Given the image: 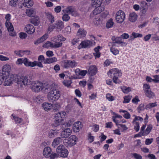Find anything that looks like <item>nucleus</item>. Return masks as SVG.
<instances>
[{
    "label": "nucleus",
    "mask_w": 159,
    "mask_h": 159,
    "mask_svg": "<svg viewBox=\"0 0 159 159\" xmlns=\"http://www.w3.org/2000/svg\"><path fill=\"white\" fill-rule=\"evenodd\" d=\"M61 94L59 89H57V87L51 88L50 91L48 94V100L51 102L57 100L60 98Z\"/></svg>",
    "instance_id": "obj_1"
},
{
    "label": "nucleus",
    "mask_w": 159,
    "mask_h": 159,
    "mask_svg": "<svg viewBox=\"0 0 159 159\" xmlns=\"http://www.w3.org/2000/svg\"><path fill=\"white\" fill-rule=\"evenodd\" d=\"M31 85V89L34 92H38L42 90H46L47 89L46 87L45 84L38 81L32 82Z\"/></svg>",
    "instance_id": "obj_2"
},
{
    "label": "nucleus",
    "mask_w": 159,
    "mask_h": 159,
    "mask_svg": "<svg viewBox=\"0 0 159 159\" xmlns=\"http://www.w3.org/2000/svg\"><path fill=\"white\" fill-rule=\"evenodd\" d=\"M66 113L64 111L59 112L56 114L55 116V119L53 125L55 127H57L60 124L61 122L63 120Z\"/></svg>",
    "instance_id": "obj_3"
},
{
    "label": "nucleus",
    "mask_w": 159,
    "mask_h": 159,
    "mask_svg": "<svg viewBox=\"0 0 159 159\" xmlns=\"http://www.w3.org/2000/svg\"><path fill=\"white\" fill-rule=\"evenodd\" d=\"M57 153L60 154V156L63 157H67L68 152V150L64 148V146L62 145H60L59 146L56 150Z\"/></svg>",
    "instance_id": "obj_4"
},
{
    "label": "nucleus",
    "mask_w": 159,
    "mask_h": 159,
    "mask_svg": "<svg viewBox=\"0 0 159 159\" xmlns=\"http://www.w3.org/2000/svg\"><path fill=\"white\" fill-rule=\"evenodd\" d=\"M62 44V42H55L53 43L50 41H47L43 45V47L44 48L51 47L52 48H56L61 47Z\"/></svg>",
    "instance_id": "obj_5"
},
{
    "label": "nucleus",
    "mask_w": 159,
    "mask_h": 159,
    "mask_svg": "<svg viewBox=\"0 0 159 159\" xmlns=\"http://www.w3.org/2000/svg\"><path fill=\"white\" fill-rule=\"evenodd\" d=\"M116 20L118 23H121L123 22L125 18V14L123 11H119L116 13Z\"/></svg>",
    "instance_id": "obj_6"
},
{
    "label": "nucleus",
    "mask_w": 159,
    "mask_h": 159,
    "mask_svg": "<svg viewBox=\"0 0 159 159\" xmlns=\"http://www.w3.org/2000/svg\"><path fill=\"white\" fill-rule=\"evenodd\" d=\"M18 84H21L25 85H29L30 83V80L28 79V77L26 76H21L18 78L17 80Z\"/></svg>",
    "instance_id": "obj_7"
},
{
    "label": "nucleus",
    "mask_w": 159,
    "mask_h": 159,
    "mask_svg": "<svg viewBox=\"0 0 159 159\" xmlns=\"http://www.w3.org/2000/svg\"><path fill=\"white\" fill-rule=\"evenodd\" d=\"M15 75L13 74L9 75V76H7L4 78L5 81L4 85L5 86H9L11 85L15 80Z\"/></svg>",
    "instance_id": "obj_8"
},
{
    "label": "nucleus",
    "mask_w": 159,
    "mask_h": 159,
    "mask_svg": "<svg viewBox=\"0 0 159 159\" xmlns=\"http://www.w3.org/2000/svg\"><path fill=\"white\" fill-rule=\"evenodd\" d=\"M93 46V43L90 40H86L82 41L78 46V49L90 48Z\"/></svg>",
    "instance_id": "obj_9"
},
{
    "label": "nucleus",
    "mask_w": 159,
    "mask_h": 159,
    "mask_svg": "<svg viewBox=\"0 0 159 159\" xmlns=\"http://www.w3.org/2000/svg\"><path fill=\"white\" fill-rule=\"evenodd\" d=\"M110 74L111 75H109L110 77H112L113 76H120L122 75V73L120 70H119L116 68L110 70L108 72L107 74L109 75Z\"/></svg>",
    "instance_id": "obj_10"
},
{
    "label": "nucleus",
    "mask_w": 159,
    "mask_h": 159,
    "mask_svg": "<svg viewBox=\"0 0 159 159\" xmlns=\"http://www.w3.org/2000/svg\"><path fill=\"white\" fill-rule=\"evenodd\" d=\"M11 70V66L9 65L6 64L3 66L2 72L0 74L5 77L7 76H9V75L11 74L10 73Z\"/></svg>",
    "instance_id": "obj_11"
},
{
    "label": "nucleus",
    "mask_w": 159,
    "mask_h": 159,
    "mask_svg": "<svg viewBox=\"0 0 159 159\" xmlns=\"http://www.w3.org/2000/svg\"><path fill=\"white\" fill-rule=\"evenodd\" d=\"M64 129L61 133V138H68L71 134L72 130L69 128H64Z\"/></svg>",
    "instance_id": "obj_12"
},
{
    "label": "nucleus",
    "mask_w": 159,
    "mask_h": 159,
    "mask_svg": "<svg viewBox=\"0 0 159 159\" xmlns=\"http://www.w3.org/2000/svg\"><path fill=\"white\" fill-rule=\"evenodd\" d=\"M56 31H60L64 27V23L61 20L57 21L54 25Z\"/></svg>",
    "instance_id": "obj_13"
},
{
    "label": "nucleus",
    "mask_w": 159,
    "mask_h": 159,
    "mask_svg": "<svg viewBox=\"0 0 159 159\" xmlns=\"http://www.w3.org/2000/svg\"><path fill=\"white\" fill-rule=\"evenodd\" d=\"M52 40L54 42H61V41H64L66 39L63 37L61 34H58L57 36H55L51 38Z\"/></svg>",
    "instance_id": "obj_14"
},
{
    "label": "nucleus",
    "mask_w": 159,
    "mask_h": 159,
    "mask_svg": "<svg viewBox=\"0 0 159 159\" xmlns=\"http://www.w3.org/2000/svg\"><path fill=\"white\" fill-rule=\"evenodd\" d=\"M112 39L113 41L112 46H116L115 44H121L122 46L123 45V44H125V43L122 41V39L120 37H117L115 38L112 37Z\"/></svg>",
    "instance_id": "obj_15"
},
{
    "label": "nucleus",
    "mask_w": 159,
    "mask_h": 159,
    "mask_svg": "<svg viewBox=\"0 0 159 159\" xmlns=\"http://www.w3.org/2000/svg\"><path fill=\"white\" fill-rule=\"evenodd\" d=\"M25 28L26 32L29 34H32L34 32V28L32 25H27L25 27Z\"/></svg>",
    "instance_id": "obj_16"
},
{
    "label": "nucleus",
    "mask_w": 159,
    "mask_h": 159,
    "mask_svg": "<svg viewBox=\"0 0 159 159\" xmlns=\"http://www.w3.org/2000/svg\"><path fill=\"white\" fill-rule=\"evenodd\" d=\"M33 5V2L32 0H24V3H22L21 6L20 8L23 7L29 8L32 7Z\"/></svg>",
    "instance_id": "obj_17"
},
{
    "label": "nucleus",
    "mask_w": 159,
    "mask_h": 159,
    "mask_svg": "<svg viewBox=\"0 0 159 159\" xmlns=\"http://www.w3.org/2000/svg\"><path fill=\"white\" fill-rule=\"evenodd\" d=\"M30 52L28 50H15L14 51V54L17 56L19 57H22L25 54H28Z\"/></svg>",
    "instance_id": "obj_18"
},
{
    "label": "nucleus",
    "mask_w": 159,
    "mask_h": 159,
    "mask_svg": "<svg viewBox=\"0 0 159 159\" xmlns=\"http://www.w3.org/2000/svg\"><path fill=\"white\" fill-rule=\"evenodd\" d=\"M52 152L51 148L50 147H45L43 152V155L45 157H48Z\"/></svg>",
    "instance_id": "obj_19"
},
{
    "label": "nucleus",
    "mask_w": 159,
    "mask_h": 159,
    "mask_svg": "<svg viewBox=\"0 0 159 159\" xmlns=\"http://www.w3.org/2000/svg\"><path fill=\"white\" fill-rule=\"evenodd\" d=\"M87 32L85 30L83 29H79L77 33V36L80 38L84 37L86 35Z\"/></svg>",
    "instance_id": "obj_20"
},
{
    "label": "nucleus",
    "mask_w": 159,
    "mask_h": 159,
    "mask_svg": "<svg viewBox=\"0 0 159 159\" xmlns=\"http://www.w3.org/2000/svg\"><path fill=\"white\" fill-rule=\"evenodd\" d=\"M88 72L90 75H94L97 73V68L94 66H90L88 69Z\"/></svg>",
    "instance_id": "obj_21"
},
{
    "label": "nucleus",
    "mask_w": 159,
    "mask_h": 159,
    "mask_svg": "<svg viewBox=\"0 0 159 159\" xmlns=\"http://www.w3.org/2000/svg\"><path fill=\"white\" fill-rule=\"evenodd\" d=\"M81 123L80 121H78L75 123L73 124V129L76 132H78L80 129L82 127Z\"/></svg>",
    "instance_id": "obj_22"
},
{
    "label": "nucleus",
    "mask_w": 159,
    "mask_h": 159,
    "mask_svg": "<svg viewBox=\"0 0 159 159\" xmlns=\"http://www.w3.org/2000/svg\"><path fill=\"white\" fill-rule=\"evenodd\" d=\"M138 16L134 12H132L130 14L129 16V20L131 22H134L137 20Z\"/></svg>",
    "instance_id": "obj_23"
},
{
    "label": "nucleus",
    "mask_w": 159,
    "mask_h": 159,
    "mask_svg": "<svg viewBox=\"0 0 159 159\" xmlns=\"http://www.w3.org/2000/svg\"><path fill=\"white\" fill-rule=\"evenodd\" d=\"M30 22L34 25H38L40 23V20L39 17L36 16L31 18Z\"/></svg>",
    "instance_id": "obj_24"
},
{
    "label": "nucleus",
    "mask_w": 159,
    "mask_h": 159,
    "mask_svg": "<svg viewBox=\"0 0 159 159\" xmlns=\"http://www.w3.org/2000/svg\"><path fill=\"white\" fill-rule=\"evenodd\" d=\"M57 61V58L54 57L52 58H48L45 59L44 61V64H50Z\"/></svg>",
    "instance_id": "obj_25"
},
{
    "label": "nucleus",
    "mask_w": 159,
    "mask_h": 159,
    "mask_svg": "<svg viewBox=\"0 0 159 159\" xmlns=\"http://www.w3.org/2000/svg\"><path fill=\"white\" fill-rule=\"evenodd\" d=\"M48 37V34H45L42 37L38 39L36 41L34 42V44H36L37 43H42L47 39Z\"/></svg>",
    "instance_id": "obj_26"
},
{
    "label": "nucleus",
    "mask_w": 159,
    "mask_h": 159,
    "mask_svg": "<svg viewBox=\"0 0 159 159\" xmlns=\"http://www.w3.org/2000/svg\"><path fill=\"white\" fill-rule=\"evenodd\" d=\"M102 2V0H94L92 2V6L94 7H101L100 6Z\"/></svg>",
    "instance_id": "obj_27"
},
{
    "label": "nucleus",
    "mask_w": 159,
    "mask_h": 159,
    "mask_svg": "<svg viewBox=\"0 0 159 159\" xmlns=\"http://www.w3.org/2000/svg\"><path fill=\"white\" fill-rule=\"evenodd\" d=\"M62 66L66 69L70 68V60H65L61 62Z\"/></svg>",
    "instance_id": "obj_28"
},
{
    "label": "nucleus",
    "mask_w": 159,
    "mask_h": 159,
    "mask_svg": "<svg viewBox=\"0 0 159 159\" xmlns=\"http://www.w3.org/2000/svg\"><path fill=\"white\" fill-rule=\"evenodd\" d=\"M42 107L44 109H51L53 106L51 103L45 102L42 104Z\"/></svg>",
    "instance_id": "obj_29"
},
{
    "label": "nucleus",
    "mask_w": 159,
    "mask_h": 159,
    "mask_svg": "<svg viewBox=\"0 0 159 159\" xmlns=\"http://www.w3.org/2000/svg\"><path fill=\"white\" fill-rule=\"evenodd\" d=\"M69 139L68 141L69 143H72L73 145H74L76 143L77 137L76 136L72 135L69 138Z\"/></svg>",
    "instance_id": "obj_30"
},
{
    "label": "nucleus",
    "mask_w": 159,
    "mask_h": 159,
    "mask_svg": "<svg viewBox=\"0 0 159 159\" xmlns=\"http://www.w3.org/2000/svg\"><path fill=\"white\" fill-rule=\"evenodd\" d=\"M146 96L150 98H152L155 96V94L150 90L148 91H146L144 92Z\"/></svg>",
    "instance_id": "obj_31"
},
{
    "label": "nucleus",
    "mask_w": 159,
    "mask_h": 159,
    "mask_svg": "<svg viewBox=\"0 0 159 159\" xmlns=\"http://www.w3.org/2000/svg\"><path fill=\"white\" fill-rule=\"evenodd\" d=\"M61 138L58 137L55 139L53 142L52 145L55 147L61 141Z\"/></svg>",
    "instance_id": "obj_32"
},
{
    "label": "nucleus",
    "mask_w": 159,
    "mask_h": 159,
    "mask_svg": "<svg viewBox=\"0 0 159 159\" xmlns=\"http://www.w3.org/2000/svg\"><path fill=\"white\" fill-rule=\"evenodd\" d=\"M152 128V126L151 125H149L148 126V127L145 130V132H143L142 133V135H148V134Z\"/></svg>",
    "instance_id": "obj_33"
},
{
    "label": "nucleus",
    "mask_w": 159,
    "mask_h": 159,
    "mask_svg": "<svg viewBox=\"0 0 159 159\" xmlns=\"http://www.w3.org/2000/svg\"><path fill=\"white\" fill-rule=\"evenodd\" d=\"M26 13L29 16L33 17L34 15V11L32 8L26 9Z\"/></svg>",
    "instance_id": "obj_34"
},
{
    "label": "nucleus",
    "mask_w": 159,
    "mask_h": 159,
    "mask_svg": "<svg viewBox=\"0 0 159 159\" xmlns=\"http://www.w3.org/2000/svg\"><path fill=\"white\" fill-rule=\"evenodd\" d=\"M57 130L52 129L49 131L48 136L49 138H52L54 137L55 135H57Z\"/></svg>",
    "instance_id": "obj_35"
},
{
    "label": "nucleus",
    "mask_w": 159,
    "mask_h": 159,
    "mask_svg": "<svg viewBox=\"0 0 159 159\" xmlns=\"http://www.w3.org/2000/svg\"><path fill=\"white\" fill-rule=\"evenodd\" d=\"M6 26L7 28L8 31L10 32H13L14 30V28L11 23L6 22Z\"/></svg>",
    "instance_id": "obj_36"
},
{
    "label": "nucleus",
    "mask_w": 159,
    "mask_h": 159,
    "mask_svg": "<svg viewBox=\"0 0 159 159\" xmlns=\"http://www.w3.org/2000/svg\"><path fill=\"white\" fill-rule=\"evenodd\" d=\"M46 14L47 18L51 23H52L54 21V17L51 14L47 12Z\"/></svg>",
    "instance_id": "obj_37"
},
{
    "label": "nucleus",
    "mask_w": 159,
    "mask_h": 159,
    "mask_svg": "<svg viewBox=\"0 0 159 159\" xmlns=\"http://www.w3.org/2000/svg\"><path fill=\"white\" fill-rule=\"evenodd\" d=\"M111 52L115 55H116L119 53V51L113 46L110 48Z\"/></svg>",
    "instance_id": "obj_38"
},
{
    "label": "nucleus",
    "mask_w": 159,
    "mask_h": 159,
    "mask_svg": "<svg viewBox=\"0 0 159 159\" xmlns=\"http://www.w3.org/2000/svg\"><path fill=\"white\" fill-rule=\"evenodd\" d=\"M120 112H123L125 113L123 115V116L126 119L130 118V114L126 111L123 110H120L119 111Z\"/></svg>",
    "instance_id": "obj_39"
},
{
    "label": "nucleus",
    "mask_w": 159,
    "mask_h": 159,
    "mask_svg": "<svg viewBox=\"0 0 159 159\" xmlns=\"http://www.w3.org/2000/svg\"><path fill=\"white\" fill-rule=\"evenodd\" d=\"M121 89L123 93H127L131 91V88L130 87H127L126 86H123L121 87Z\"/></svg>",
    "instance_id": "obj_40"
},
{
    "label": "nucleus",
    "mask_w": 159,
    "mask_h": 159,
    "mask_svg": "<svg viewBox=\"0 0 159 159\" xmlns=\"http://www.w3.org/2000/svg\"><path fill=\"white\" fill-rule=\"evenodd\" d=\"M101 8V7H96L93 11V14L95 15L100 13L102 11Z\"/></svg>",
    "instance_id": "obj_41"
},
{
    "label": "nucleus",
    "mask_w": 159,
    "mask_h": 159,
    "mask_svg": "<svg viewBox=\"0 0 159 159\" xmlns=\"http://www.w3.org/2000/svg\"><path fill=\"white\" fill-rule=\"evenodd\" d=\"M113 24L114 23L112 21V19H111L107 23L106 27L108 28H111L112 27Z\"/></svg>",
    "instance_id": "obj_42"
},
{
    "label": "nucleus",
    "mask_w": 159,
    "mask_h": 159,
    "mask_svg": "<svg viewBox=\"0 0 159 159\" xmlns=\"http://www.w3.org/2000/svg\"><path fill=\"white\" fill-rule=\"evenodd\" d=\"M70 68H74L77 66L78 63L75 61H71L70 60Z\"/></svg>",
    "instance_id": "obj_43"
},
{
    "label": "nucleus",
    "mask_w": 159,
    "mask_h": 159,
    "mask_svg": "<svg viewBox=\"0 0 159 159\" xmlns=\"http://www.w3.org/2000/svg\"><path fill=\"white\" fill-rule=\"evenodd\" d=\"M157 106L156 103V102L154 103H149L146 106V108H149L150 109L152 107H156Z\"/></svg>",
    "instance_id": "obj_44"
},
{
    "label": "nucleus",
    "mask_w": 159,
    "mask_h": 159,
    "mask_svg": "<svg viewBox=\"0 0 159 159\" xmlns=\"http://www.w3.org/2000/svg\"><path fill=\"white\" fill-rule=\"evenodd\" d=\"M35 102L38 103H40L43 101V99L42 97L40 96H37L35 97L34 98Z\"/></svg>",
    "instance_id": "obj_45"
},
{
    "label": "nucleus",
    "mask_w": 159,
    "mask_h": 159,
    "mask_svg": "<svg viewBox=\"0 0 159 159\" xmlns=\"http://www.w3.org/2000/svg\"><path fill=\"white\" fill-rule=\"evenodd\" d=\"M70 19V16L66 14H64L62 17V19L63 21H67L69 20Z\"/></svg>",
    "instance_id": "obj_46"
},
{
    "label": "nucleus",
    "mask_w": 159,
    "mask_h": 159,
    "mask_svg": "<svg viewBox=\"0 0 159 159\" xmlns=\"http://www.w3.org/2000/svg\"><path fill=\"white\" fill-rule=\"evenodd\" d=\"M119 76H113V80L114 83L116 84H120L121 83V81L118 78Z\"/></svg>",
    "instance_id": "obj_47"
},
{
    "label": "nucleus",
    "mask_w": 159,
    "mask_h": 159,
    "mask_svg": "<svg viewBox=\"0 0 159 159\" xmlns=\"http://www.w3.org/2000/svg\"><path fill=\"white\" fill-rule=\"evenodd\" d=\"M131 97L130 96H125L124 97L123 103H127L129 102L131 99Z\"/></svg>",
    "instance_id": "obj_48"
},
{
    "label": "nucleus",
    "mask_w": 159,
    "mask_h": 159,
    "mask_svg": "<svg viewBox=\"0 0 159 159\" xmlns=\"http://www.w3.org/2000/svg\"><path fill=\"white\" fill-rule=\"evenodd\" d=\"M94 24L98 26L101 23V21L98 18H95L93 20Z\"/></svg>",
    "instance_id": "obj_49"
},
{
    "label": "nucleus",
    "mask_w": 159,
    "mask_h": 159,
    "mask_svg": "<svg viewBox=\"0 0 159 159\" xmlns=\"http://www.w3.org/2000/svg\"><path fill=\"white\" fill-rule=\"evenodd\" d=\"M106 98L109 101H113L115 99L114 97L109 93H108L106 95Z\"/></svg>",
    "instance_id": "obj_50"
},
{
    "label": "nucleus",
    "mask_w": 159,
    "mask_h": 159,
    "mask_svg": "<svg viewBox=\"0 0 159 159\" xmlns=\"http://www.w3.org/2000/svg\"><path fill=\"white\" fill-rule=\"evenodd\" d=\"M18 2V0H11L10 2L9 5L11 6L15 7L16 6Z\"/></svg>",
    "instance_id": "obj_51"
},
{
    "label": "nucleus",
    "mask_w": 159,
    "mask_h": 159,
    "mask_svg": "<svg viewBox=\"0 0 159 159\" xmlns=\"http://www.w3.org/2000/svg\"><path fill=\"white\" fill-rule=\"evenodd\" d=\"M59 154H57L55 153H52V154H50L49 157H50V159H54L55 158L58 157Z\"/></svg>",
    "instance_id": "obj_52"
},
{
    "label": "nucleus",
    "mask_w": 159,
    "mask_h": 159,
    "mask_svg": "<svg viewBox=\"0 0 159 159\" xmlns=\"http://www.w3.org/2000/svg\"><path fill=\"white\" fill-rule=\"evenodd\" d=\"M12 116L13 117V118L15 121L17 123H20L22 121L21 118H19L18 117H16L14 114H12Z\"/></svg>",
    "instance_id": "obj_53"
},
{
    "label": "nucleus",
    "mask_w": 159,
    "mask_h": 159,
    "mask_svg": "<svg viewBox=\"0 0 159 159\" xmlns=\"http://www.w3.org/2000/svg\"><path fill=\"white\" fill-rule=\"evenodd\" d=\"M74 10V8L72 6H70L66 9V12L70 14Z\"/></svg>",
    "instance_id": "obj_54"
},
{
    "label": "nucleus",
    "mask_w": 159,
    "mask_h": 159,
    "mask_svg": "<svg viewBox=\"0 0 159 159\" xmlns=\"http://www.w3.org/2000/svg\"><path fill=\"white\" fill-rule=\"evenodd\" d=\"M132 35L134 37V38L138 37H141L143 36L142 34L137 33L135 32H133L132 34Z\"/></svg>",
    "instance_id": "obj_55"
},
{
    "label": "nucleus",
    "mask_w": 159,
    "mask_h": 159,
    "mask_svg": "<svg viewBox=\"0 0 159 159\" xmlns=\"http://www.w3.org/2000/svg\"><path fill=\"white\" fill-rule=\"evenodd\" d=\"M9 58L2 55H0V61H5L8 60Z\"/></svg>",
    "instance_id": "obj_56"
},
{
    "label": "nucleus",
    "mask_w": 159,
    "mask_h": 159,
    "mask_svg": "<svg viewBox=\"0 0 159 159\" xmlns=\"http://www.w3.org/2000/svg\"><path fill=\"white\" fill-rule=\"evenodd\" d=\"M27 36V34L23 32H20L19 34V37L22 39H24L26 38Z\"/></svg>",
    "instance_id": "obj_57"
},
{
    "label": "nucleus",
    "mask_w": 159,
    "mask_h": 159,
    "mask_svg": "<svg viewBox=\"0 0 159 159\" xmlns=\"http://www.w3.org/2000/svg\"><path fill=\"white\" fill-rule=\"evenodd\" d=\"M150 86L148 84H146L143 85V90L144 92H146V91L150 90Z\"/></svg>",
    "instance_id": "obj_58"
},
{
    "label": "nucleus",
    "mask_w": 159,
    "mask_h": 159,
    "mask_svg": "<svg viewBox=\"0 0 159 159\" xmlns=\"http://www.w3.org/2000/svg\"><path fill=\"white\" fill-rule=\"evenodd\" d=\"M54 29H55L54 25H52L49 26L48 28V33H50L51 32H52Z\"/></svg>",
    "instance_id": "obj_59"
},
{
    "label": "nucleus",
    "mask_w": 159,
    "mask_h": 159,
    "mask_svg": "<svg viewBox=\"0 0 159 159\" xmlns=\"http://www.w3.org/2000/svg\"><path fill=\"white\" fill-rule=\"evenodd\" d=\"M153 140V139L152 138H151L150 139H146L145 140V143L147 145H148L150 144L152 142Z\"/></svg>",
    "instance_id": "obj_60"
},
{
    "label": "nucleus",
    "mask_w": 159,
    "mask_h": 159,
    "mask_svg": "<svg viewBox=\"0 0 159 159\" xmlns=\"http://www.w3.org/2000/svg\"><path fill=\"white\" fill-rule=\"evenodd\" d=\"M120 37L121 39H127L129 37V34L126 33H124L121 35Z\"/></svg>",
    "instance_id": "obj_61"
},
{
    "label": "nucleus",
    "mask_w": 159,
    "mask_h": 159,
    "mask_svg": "<svg viewBox=\"0 0 159 159\" xmlns=\"http://www.w3.org/2000/svg\"><path fill=\"white\" fill-rule=\"evenodd\" d=\"M100 137H101L100 142L102 143L107 138V136L104 135L103 133H101V134Z\"/></svg>",
    "instance_id": "obj_62"
},
{
    "label": "nucleus",
    "mask_w": 159,
    "mask_h": 159,
    "mask_svg": "<svg viewBox=\"0 0 159 159\" xmlns=\"http://www.w3.org/2000/svg\"><path fill=\"white\" fill-rule=\"evenodd\" d=\"M71 29L69 26H67L65 29V32L67 34H69L70 32Z\"/></svg>",
    "instance_id": "obj_63"
},
{
    "label": "nucleus",
    "mask_w": 159,
    "mask_h": 159,
    "mask_svg": "<svg viewBox=\"0 0 159 159\" xmlns=\"http://www.w3.org/2000/svg\"><path fill=\"white\" fill-rule=\"evenodd\" d=\"M154 79L153 80V82L156 83H159V76L158 75H156L153 76Z\"/></svg>",
    "instance_id": "obj_64"
}]
</instances>
